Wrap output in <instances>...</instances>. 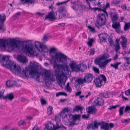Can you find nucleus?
Returning <instances> with one entry per match:
<instances>
[{
  "label": "nucleus",
  "mask_w": 130,
  "mask_h": 130,
  "mask_svg": "<svg viewBox=\"0 0 130 130\" xmlns=\"http://www.w3.org/2000/svg\"><path fill=\"white\" fill-rule=\"evenodd\" d=\"M130 120V119H123L121 120V122L123 123H124V122H127L128 123L129 121Z\"/></svg>",
  "instance_id": "nucleus-61"
},
{
  "label": "nucleus",
  "mask_w": 130,
  "mask_h": 130,
  "mask_svg": "<svg viewBox=\"0 0 130 130\" xmlns=\"http://www.w3.org/2000/svg\"><path fill=\"white\" fill-rule=\"evenodd\" d=\"M69 66L73 71L78 72L80 71H83V69H81L80 64H77L75 61H71L69 64Z\"/></svg>",
  "instance_id": "nucleus-6"
},
{
  "label": "nucleus",
  "mask_w": 130,
  "mask_h": 130,
  "mask_svg": "<svg viewBox=\"0 0 130 130\" xmlns=\"http://www.w3.org/2000/svg\"><path fill=\"white\" fill-rule=\"evenodd\" d=\"M125 94L126 95H130V89H128L125 92Z\"/></svg>",
  "instance_id": "nucleus-63"
},
{
  "label": "nucleus",
  "mask_w": 130,
  "mask_h": 130,
  "mask_svg": "<svg viewBox=\"0 0 130 130\" xmlns=\"http://www.w3.org/2000/svg\"><path fill=\"white\" fill-rule=\"evenodd\" d=\"M60 95H64L65 96H67V95L66 93L64 92H59L56 93V96H58Z\"/></svg>",
  "instance_id": "nucleus-43"
},
{
  "label": "nucleus",
  "mask_w": 130,
  "mask_h": 130,
  "mask_svg": "<svg viewBox=\"0 0 130 130\" xmlns=\"http://www.w3.org/2000/svg\"><path fill=\"white\" fill-rule=\"evenodd\" d=\"M3 62H5V67L8 69H10L11 71L15 70L18 72H21V68L19 66H17L13 61L9 60L8 56H5L2 58Z\"/></svg>",
  "instance_id": "nucleus-4"
},
{
  "label": "nucleus",
  "mask_w": 130,
  "mask_h": 130,
  "mask_svg": "<svg viewBox=\"0 0 130 130\" xmlns=\"http://www.w3.org/2000/svg\"><path fill=\"white\" fill-rule=\"evenodd\" d=\"M58 11L59 13L57 14L56 15V18L58 19H60L62 18V17H66L67 11L65 9L64 6H62L59 8Z\"/></svg>",
  "instance_id": "nucleus-7"
},
{
  "label": "nucleus",
  "mask_w": 130,
  "mask_h": 130,
  "mask_svg": "<svg viewBox=\"0 0 130 130\" xmlns=\"http://www.w3.org/2000/svg\"><path fill=\"white\" fill-rule=\"evenodd\" d=\"M99 77L101 80H103L105 82H106V77L103 74H101L100 75V76H98Z\"/></svg>",
  "instance_id": "nucleus-38"
},
{
  "label": "nucleus",
  "mask_w": 130,
  "mask_h": 130,
  "mask_svg": "<svg viewBox=\"0 0 130 130\" xmlns=\"http://www.w3.org/2000/svg\"><path fill=\"white\" fill-rule=\"evenodd\" d=\"M24 42L26 43L23 45V48L24 49L27 53L28 54H31L34 51L33 47L29 46V45H28L26 41H24Z\"/></svg>",
  "instance_id": "nucleus-11"
},
{
  "label": "nucleus",
  "mask_w": 130,
  "mask_h": 130,
  "mask_svg": "<svg viewBox=\"0 0 130 130\" xmlns=\"http://www.w3.org/2000/svg\"><path fill=\"white\" fill-rule=\"evenodd\" d=\"M76 81L77 82L78 84L79 85L83 84L85 83H86L84 78L83 79L79 78L77 79Z\"/></svg>",
  "instance_id": "nucleus-33"
},
{
  "label": "nucleus",
  "mask_w": 130,
  "mask_h": 130,
  "mask_svg": "<svg viewBox=\"0 0 130 130\" xmlns=\"http://www.w3.org/2000/svg\"><path fill=\"white\" fill-rule=\"evenodd\" d=\"M88 53H89V54L90 55H93L94 54V51L93 49H91L88 52Z\"/></svg>",
  "instance_id": "nucleus-59"
},
{
  "label": "nucleus",
  "mask_w": 130,
  "mask_h": 130,
  "mask_svg": "<svg viewBox=\"0 0 130 130\" xmlns=\"http://www.w3.org/2000/svg\"><path fill=\"white\" fill-rule=\"evenodd\" d=\"M70 84L69 82L67 83L66 86L65 87V89L67 92L71 93L72 91V89L71 88L70 86Z\"/></svg>",
  "instance_id": "nucleus-29"
},
{
  "label": "nucleus",
  "mask_w": 130,
  "mask_h": 130,
  "mask_svg": "<svg viewBox=\"0 0 130 130\" xmlns=\"http://www.w3.org/2000/svg\"><path fill=\"white\" fill-rule=\"evenodd\" d=\"M53 109V108L52 107H50L48 108L47 113L48 115H50L52 113Z\"/></svg>",
  "instance_id": "nucleus-44"
},
{
  "label": "nucleus",
  "mask_w": 130,
  "mask_h": 130,
  "mask_svg": "<svg viewBox=\"0 0 130 130\" xmlns=\"http://www.w3.org/2000/svg\"><path fill=\"white\" fill-rule=\"evenodd\" d=\"M112 27L115 29H116L120 28V25L119 22H114L112 25Z\"/></svg>",
  "instance_id": "nucleus-28"
},
{
  "label": "nucleus",
  "mask_w": 130,
  "mask_h": 130,
  "mask_svg": "<svg viewBox=\"0 0 130 130\" xmlns=\"http://www.w3.org/2000/svg\"><path fill=\"white\" fill-rule=\"evenodd\" d=\"M119 105H116L115 106H110V108L108 109L109 110H111L112 109H115L117 107H119Z\"/></svg>",
  "instance_id": "nucleus-55"
},
{
  "label": "nucleus",
  "mask_w": 130,
  "mask_h": 130,
  "mask_svg": "<svg viewBox=\"0 0 130 130\" xmlns=\"http://www.w3.org/2000/svg\"><path fill=\"white\" fill-rule=\"evenodd\" d=\"M65 111V112H68L70 113H71L72 111V109L70 107H66L63 109Z\"/></svg>",
  "instance_id": "nucleus-40"
},
{
  "label": "nucleus",
  "mask_w": 130,
  "mask_h": 130,
  "mask_svg": "<svg viewBox=\"0 0 130 130\" xmlns=\"http://www.w3.org/2000/svg\"><path fill=\"white\" fill-rule=\"evenodd\" d=\"M109 55L108 54H104L101 56L96 58L95 60V63L96 65H99V67L102 68L105 67L106 65L111 60V59L106 60L102 62L101 61L109 58Z\"/></svg>",
  "instance_id": "nucleus-5"
},
{
  "label": "nucleus",
  "mask_w": 130,
  "mask_h": 130,
  "mask_svg": "<svg viewBox=\"0 0 130 130\" xmlns=\"http://www.w3.org/2000/svg\"><path fill=\"white\" fill-rule=\"evenodd\" d=\"M115 51L117 52L120 48V47L119 44H117L115 46Z\"/></svg>",
  "instance_id": "nucleus-54"
},
{
  "label": "nucleus",
  "mask_w": 130,
  "mask_h": 130,
  "mask_svg": "<svg viewBox=\"0 0 130 130\" xmlns=\"http://www.w3.org/2000/svg\"><path fill=\"white\" fill-rule=\"evenodd\" d=\"M124 68L123 69L125 70H128L130 69V64H124Z\"/></svg>",
  "instance_id": "nucleus-39"
},
{
  "label": "nucleus",
  "mask_w": 130,
  "mask_h": 130,
  "mask_svg": "<svg viewBox=\"0 0 130 130\" xmlns=\"http://www.w3.org/2000/svg\"><path fill=\"white\" fill-rule=\"evenodd\" d=\"M25 123V122L24 121L21 120L19 122L18 125L19 126H20L22 125H24Z\"/></svg>",
  "instance_id": "nucleus-45"
},
{
  "label": "nucleus",
  "mask_w": 130,
  "mask_h": 130,
  "mask_svg": "<svg viewBox=\"0 0 130 130\" xmlns=\"http://www.w3.org/2000/svg\"><path fill=\"white\" fill-rule=\"evenodd\" d=\"M94 39H89V41L88 42V44L90 46H91L92 45V43L94 42Z\"/></svg>",
  "instance_id": "nucleus-49"
},
{
  "label": "nucleus",
  "mask_w": 130,
  "mask_h": 130,
  "mask_svg": "<svg viewBox=\"0 0 130 130\" xmlns=\"http://www.w3.org/2000/svg\"><path fill=\"white\" fill-rule=\"evenodd\" d=\"M55 13L57 14V13H55V14L52 13L51 12H49L48 14V15H47L45 17V20H46L47 19H48L50 20V21H53L55 20L56 19H57L56 17V15L55 17Z\"/></svg>",
  "instance_id": "nucleus-15"
},
{
  "label": "nucleus",
  "mask_w": 130,
  "mask_h": 130,
  "mask_svg": "<svg viewBox=\"0 0 130 130\" xmlns=\"http://www.w3.org/2000/svg\"><path fill=\"white\" fill-rule=\"evenodd\" d=\"M96 5H97L100 8H102L103 6H104V4H103L102 2H101L100 1H99L97 3V4H95Z\"/></svg>",
  "instance_id": "nucleus-51"
},
{
  "label": "nucleus",
  "mask_w": 130,
  "mask_h": 130,
  "mask_svg": "<svg viewBox=\"0 0 130 130\" xmlns=\"http://www.w3.org/2000/svg\"><path fill=\"white\" fill-rule=\"evenodd\" d=\"M50 52L51 53H55L54 55H52L51 59L54 60L55 62L62 63V64H57L56 63H54V68L68 72L70 71V69L67 62L68 57L66 55L61 52H57L56 49L54 47H52L50 49Z\"/></svg>",
  "instance_id": "nucleus-1"
},
{
  "label": "nucleus",
  "mask_w": 130,
  "mask_h": 130,
  "mask_svg": "<svg viewBox=\"0 0 130 130\" xmlns=\"http://www.w3.org/2000/svg\"><path fill=\"white\" fill-rule=\"evenodd\" d=\"M99 37L101 41L106 42V40L108 39V37H109V36L106 33H103L99 34Z\"/></svg>",
  "instance_id": "nucleus-18"
},
{
  "label": "nucleus",
  "mask_w": 130,
  "mask_h": 130,
  "mask_svg": "<svg viewBox=\"0 0 130 130\" xmlns=\"http://www.w3.org/2000/svg\"><path fill=\"white\" fill-rule=\"evenodd\" d=\"M5 90L4 89L2 91H0V99H3V97Z\"/></svg>",
  "instance_id": "nucleus-53"
},
{
  "label": "nucleus",
  "mask_w": 130,
  "mask_h": 130,
  "mask_svg": "<svg viewBox=\"0 0 130 130\" xmlns=\"http://www.w3.org/2000/svg\"><path fill=\"white\" fill-rule=\"evenodd\" d=\"M121 62H118L115 64H111L110 66L114 68L115 69H118L119 65L121 64Z\"/></svg>",
  "instance_id": "nucleus-35"
},
{
  "label": "nucleus",
  "mask_w": 130,
  "mask_h": 130,
  "mask_svg": "<svg viewBox=\"0 0 130 130\" xmlns=\"http://www.w3.org/2000/svg\"><path fill=\"white\" fill-rule=\"evenodd\" d=\"M40 101L42 105H46L47 103V102L43 98H41L40 99Z\"/></svg>",
  "instance_id": "nucleus-50"
},
{
  "label": "nucleus",
  "mask_w": 130,
  "mask_h": 130,
  "mask_svg": "<svg viewBox=\"0 0 130 130\" xmlns=\"http://www.w3.org/2000/svg\"><path fill=\"white\" fill-rule=\"evenodd\" d=\"M93 70L96 73H99V69L96 67H93L92 68Z\"/></svg>",
  "instance_id": "nucleus-48"
},
{
  "label": "nucleus",
  "mask_w": 130,
  "mask_h": 130,
  "mask_svg": "<svg viewBox=\"0 0 130 130\" xmlns=\"http://www.w3.org/2000/svg\"><path fill=\"white\" fill-rule=\"evenodd\" d=\"M101 123L100 122L95 121L93 125L92 124H90L87 127V128L89 129L91 128L93 129H94L95 128H98L99 125H101Z\"/></svg>",
  "instance_id": "nucleus-20"
},
{
  "label": "nucleus",
  "mask_w": 130,
  "mask_h": 130,
  "mask_svg": "<svg viewBox=\"0 0 130 130\" xmlns=\"http://www.w3.org/2000/svg\"><path fill=\"white\" fill-rule=\"evenodd\" d=\"M1 24L0 25V30L2 31H4L5 29L4 28L3 24Z\"/></svg>",
  "instance_id": "nucleus-64"
},
{
  "label": "nucleus",
  "mask_w": 130,
  "mask_h": 130,
  "mask_svg": "<svg viewBox=\"0 0 130 130\" xmlns=\"http://www.w3.org/2000/svg\"><path fill=\"white\" fill-rule=\"evenodd\" d=\"M99 21L97 22L98 24L100 26H102L104 25L106 21L105 15L103 13H100L98 15Z\"/></svg>",
  "instance_id": "nucleus-10"
},
{
  "label": "nucleus",
  "mask_w": 130,
  "mask_h": 130,
  "mask_svg": "<svg viewBox=\"0 0 130 130\" xmlns=\"http://www.w3.org/2000/svg\"><path fill=\"white\" fill-rule=\"evenodd\" d=\"M88 28L90 30V31L92 32H94L95 31V29L94 28L90 26H88Z\"/></svg>",
  "instance_id": "nucleus-57"
},
{
  "label": "nucleus",
  "mask_w": 130,
  "mask_h": 130,
  "mask_svg": "<svg viewBox=\"0 0 130 130\" xmlns=\"http://www.w3.org/2000/svg\"><path fill=\"white\" fill-rule=\"evenodd\" d=\"M108 41L110 46H112L114 44V42L112 39L109 36V37H108Z\"/></svg>",
  "instance_id": "nucleus-41"
},
{
  "label": "nucleus",
  "mask_w": 130,
  "mask_h": 130,
  "mask_svg": "<svg viewBox=\"0 0 130 130\" xmlns=\"http://www.w3.org/2000/svg\"><path fill=\"white\" fill-rule=\"evenodd\" d=\"M29 65L30 66V69L24 70L23 68H21V72H18V73H21L22 75L27 77V74L28 72L29 75L32 78L36 79L40 82V74L38 72V66L37 63L35 61H30Z\"/></svg>",
  "instance_id": "nucleus-3"
},
{
  "label": "nucleus",
  "mask_w": 130,
  "mask_h": 130,
  "mask_svg": "<svg viewBox=\"0 0 130 130\" xmlns=\"http://www.w3.org/2000/svg\"><path fill=\"white\" fill-rule=\"evenodd\" d=\"M93 78V75L92 74L88 73L86 74L84 77L85 82L88 83H91Z\"/></svg>",
  "instance_id": "nucleus-12"
},
{
  "label": "nucleus",
  "mask_w": 130,
  "mask_h": 130,
  "mask_svg": "<svg viewBox=\"0 0 130 130\" xmlns=\"http://www.w3.org/2000/svg\"><path fill=\"white\" fill-rule=\"evenodd\" d=\"M43 74H44L45 76L46 77L47 79L49 77V76H50L51 74L49 71L45 70L43 73Z\"/></svg>",
  "instance_id": "nucleus-34"
},
{
  "label": "nucleus",
  "mask_w": 130,
  "mask_h": 130,
  "mask_svg": "<svg viewBox=\"0 0 130 130\" xmlns=\"http://www.w3.org/2000/svg\"><path fill=\"white\" fill-rule=\"evenodd\" d=\"M128 28H130V22L126 23L124 25V30L127 31Z\"/></svg>",
  "instance_id": "nucleus-37"
},
{
  "label": "nucleus",
  "mask_w": 130,
  "mask_h": 130,
  "mask_svg": "<svg viewBox=\"0 0 130 130\" xmlns=\"http://www.w3.org/2000/svg\"><path fill=\"white\" fill-rule=\"evenodd\" d=\"M35 46L38 50L41 52L45 53L47 48V46L38 41H36Z\"/></svg>",
  "instance_id": "nucleus-8"
},
{
  "label": "nucleus",
  "mask_w": 130,
  "mask_h": 130,
  "mask_svg": "<svg viewBox=\"0 0 130 130\" xmlns=\"http://www.w3.org/2000/svg\"><path fill=\"white\" fill-rule=\"evenodd\" d=\"M6 85L8 87H11L13 86H15L18 87L20 86V85L17 84V82L15 80H9L6 81Z\"/></svg>",
  "instance_id": "nucleus-14"
},
{
  "label": "nucleus",
  "mask_w": 130,
  "mask_h": 130,
  "mask_svg": "<svg viewBox=\"0 0 130 130\" xmlns=\"http://www.w3.org/2000/svg\"><path fill=\"white\" fill-rule=\"evenodd\" d=\"M100 11H102L106 14L107 17H108V14L107 13L106 10V8H105L104 9H102L100 8H99V10Z\"/></svg>",
  "instance_id": "nucleus-58"
},
{
  "label": "nucleus",
  "mask_w": 130,
  "mask_h": 130,
  "mask_svg": "<svg viewBox=\"0 0 130 130\" xmlns=\"http://www.w3.org/2000/svg\"><path fill=\"white\" fill-rule=\"evenodd\" d=\"M6 20V17L5 15L3 14L2 15L1 14L0 15V23L3 24L4 21Z\"/></svg>",
  "instance_id": "nucleus-30"
},
{
  "label": "nucleus",
  "mask_w": 130,
  "mask_h": 130,
  "mask_svg": "<svg viewBox=\"0 0 130 130\" xmlns=\"http://www.w3.org/2000/svg\"><path fill=\"white\" fill-rule=\"evenodd\" d=\"M128 111H130V106H126L125 110V111L126 112H129Z\"/></svg>",
  "instance_id": "nucleus-62"
},
{
  "label": "nucleus",
  "mask_w": 130,
  "mask_h": 130,
  "mask_svg": "<svg viewBox=\"0 0 130 130\" xmlns=\"http://www.w3.org/2000/svg\"><path fill=\"white\" fill-rule=\"evenodd\" d=\"M21 14V12H18L16 13L13 16V17L15 19L17 18L18 17H19Z\"/></svg>",
  "instance_id": "nucleus-52"
},
{
  "label": "nucleus",
  "mask_w": 130,
  "mask_h": 130,
  "mask_svg": "<svg viewBox=\"0 0 130 130\" xmlns=\"http://www.w3.org/2000/svg\"><path fill=\"white\" fill-rule=\"evenodd\" d=\"M124 108V106H123L121 107L119 110V115L120 116H122L123 115V110Z\"/></svg>",
  "instance_id": "nucleus-46"
},
{
  "label": "nucleus",
  "mask_w": 130,
  "mask_h": 130,
  "mask_svg": "<svg viewBox=\"0 0 130 130\" xmlns=\"http://www.w3.org/2000/svg\"><path fill=\"white\" fill-rule=\"evenodd\" d=\"M83 109V108L82 106L79 105H77L74 107L73 109V111H78L80 110L82 111Z\"/></svg>",
  "instance_id": "nucleus-32"
},
{
  "label": "nucleus",
  "mask_w": 130,
  "mask_h": 130,
  "mask_svg": "<svg viewBox=\"0 0 130 130\" xmlns=\"http://www.w3.org/2000/svg\"><path fill=\"white\" fill-rule=\"evenodd\" d=\"M72 118L73 121H75L76 120H80V115H72Z\"/></svg>",
  "instance_id": "nucleus-31"
},
{
  "label": "nucleus",
  "mask_w": 130,
  "mask_h": 130,
  "mask_svg": "<svg viewBox=\"0 0 130 130\" xmlns=\"http://www.w3.org/2000/svg\"><path fill=\"white\" fill-rule=\"evenodd\" d=\"M45 128L47 130H51L55 128V125L52 123L50 122L48 124H47L45 126Z\"/></svg>",
  "instance_id": "nucleus-27"
},
{
  "label": "nucleus",
  "mask_w": 130,
  "mask_h": 130,
  "mask_svg": "<svg viewBox=\"0 0 130 130\" xmlns=\"http://www.w3.org/2000/svg\"><path fill=\"white\" fill-rule=\"evenodd\" d=\"M14 98L13 94L12 92L7 94L6 96H4L3 97V99L7 100L8 99L10 101H12Z\"/></svg>",
  "instance_id": "nucleus-25"
},
{
  "label": "nucleus",
  "mask_w": 130,
  "mask_h": 130,
  "mask_svg": "<svg viewBox=\"0 0 130 130\" xmlns=\"http://www.w3.org/2000/svg\"><path fill=\"white\" fill-rule=\"evenodd\" d=\"M94 83L96 87L100 88L103 86V81L100 79L99 77H98L95 78Z\"/></svg>",
  "instance_id": "nucleus-17"
},
{
  "label": "nucleus",
  "mask_w": 130,
  "mask_h": 130,
  "mask_svg": "<svg viewBox=\"0 0 130 130\" xmlns=\"http://www.w3.org/2000/svg\"><path fill=\"white\" fill-rule=\"evenodd\" d=\"M17 59L19 62L24 64L26 63L28 61L25 56L21 55L18 56Z\"/></svg>",
  "instance_id": "nucleus-13"
},
{
  "label": "nucleus",
  "mask_w": 130,
  "mask_h": 130,
  "mask_svg": "<svg viewBox=\"0 0 130 130\" xmlns=\"http://www.w3.org/2000/svg\"><path fill=\"white\" fill-rule=\"evenodd\" d=\"M120 3L118 0H113L111 1V5L113 6Z\"/></svg>",
  "instance_id": "nucleus-42"
},
{
  "label": "nucleus",
  "mask_w": 130,
  "mask_h": 130,
  "mask_svg": "<svg viewBox=\"0 0 130 130\" xmlns=\"http://www.w3.org/2000/svg\"><path fill=\"white\" fill-rule=\"evenodd\" d=\"M101 128L104 130H109V123L103 122L101 123Z\"/></svg>",
  "instance_id": "nucleus-26"
},
{
  "label": "nucleus",
  "mask_w": 130,
  "mask_h": 130,
  "mask_svg": "<svg viewBox=\"0 0 130 130\" xmlns=\"http://www.w3.org/2000/svg\"><path fill=\"white\" fill-rule=\"evenodd\" d=\"M58 69V70H56L55 75L51 74L47 79L50 81L55 82L56 80V76L58 84L60 87H62V86L65 85L68 79L67 74L69 73L70 71L68 72L61 69Z\"/></svg>",
  "instance_id": "nucleus-2"
},
{
  "label": "nucleus",
  "mask_w": 130,
  "mask_h": 130,
  "mask_svg": "<svg viewBox=\"0 0 130 130\" xmlns=\"http://www.w3.org/2000/svg\"><path fill=\"white\" fill-rule=\"evenodd\" d=\"M86 110L89 114L95 113L97 111V109L94 107L90 106L86 109Z\"/></svg>",
  "instance_id": "nucleus-19"
},
{
  "label": "nucleus",
  "mask_w": 130,
  "mask_h": 130,
  "mask_svg": "<svg viewBox=\"0 0 130 130\" xmlns=\"http://www.w3.org/2000/svg\"><path fill=\"white\" fill-rule=\"evenodd\" d=\"M65 111L63 110L59 113V116L62 118L64 119L67 117V114L66 115Z\"/></svg>",
  "instance_id": "nucleus-36"
},
{
  "label": "nucleus",
  "mask_w": 130,
  "mask_h": 130,
  "mask_svg": "<svg viewBox=\"0 0 130 130\" xmlns=\"http://www.w3.org/2000/svg\"><path fill=\"white\" fill-rule=\"evenodd\" d=\"M94 102L96 103L97 106H102L104 104V100L101 98H98L95 100Z\"/></svg>",
  "instance_id": "nucleus-22"
},
{
  "label": "nucleus",
  "mask_w": 130,
  "mask_h": 130,
  "mask_svg": "<svg viewBox=\"0 0 130 130\" xmlns=\"http://www.w3.org/2000/svg\"><path fill=\"white\" fill-rule=\"evenodd\" d=\"M56 122V126H55V129H58L61 127V125H59L60 122Z\"/></svg>",
  "instance_id": "nucleus-47"
},
{
  "label": "nucleus",
  "mask_w": 130,
  "mask_h": 130,
  "mask_svg": "<svg viewBox=\"0 0 130 130\" xmlns=\"http://www.w3.org/2000/svg\"><path fill=\"white\" fill-rule=\"evenodd\" d=\"M48 37L47 36H44L42 40L43 42H45L47 40Z\"/></svg>",
  "instance_id": "nucleus-56"
},
{
  "label": "nucleus",
  "mask_w": 130,
  "mask_h": 130,
  "mask_svg": "<svg viewBox=\"0 0 130 130\" xmlns=\"http://www.w3.org/2000/svg\"><path fill=\"white\" fill-rule=\"evenodd\" d=\"M110 15L111 19L112 22H115L118 20V15L117 13L111 12L110 13Z\"/></svg>",
  "instance_id": "nucleus-16"
},
{
  "label": "nucleus",
  "mask_w": 130,
  "mask_h": 130,
  "mask_svg": "<svg viewBox=\"0 0 130 130\" xmlns=\"http://www.w3.org/2000/svg\"><path fill=\"white\" fill-rule=\"evenodd\" d=\"M22 4H27L28 5H33L36 2L35 0H20Z\"/></svg>",
  "instance_id": "nucleus-24"
},
{
  "label": "nucleus",
  "mask_w": 130,
  "mask_h": 130,
  "mask_svg": "<svg viewBox=\"0 0 130 130\" xmlns=\"http://www.w3.org/2000/svg\"><path fill=\"white\" fill-rule=\"evenodd\" d=\"M9 45L13 49L17 48L19 49L20 42L19 41L15 40L14 39H11L8 41Z\"/></svg>",
  "instance_id": "nucleus-9"
},
{
  "label": "nucleus",
  "mask_w": 130,
  "mask_h": 130,
  "mask_svg": "<svg viewBox=\"0 0 130 130\" xmlns=\"http://www.w3.org/2000/svg\"><path fill=\"white\" fill-rule=\"evenodd\" d=\"M89 115L90 114L88 113L87 116H86L85 114L83 115L82 116V118H83L84 119L87 120L89 117Z\"/></svg>",
  "instance_id": "nucleus-60"
},
{
  "label": "nucleus",
  "mask_w": 130,
  "mask_h": 130,
  "mask_svg": "<svg viewBox=\"0 0 130 130\" xmlns=\"http://www.w3.org/2000/svg\"><path fill=\"white\" fill-rule=\"evenodd\" d=\"M7 45H9L7 40L2 39H0V47L5 48Z\"/></svg>",
  "instance_id": "nucleus-23"
},
{
  "label": "nucleus",
  "mask_w": 130,
  "mask_h": 130,
  "mask_svg": "<svg viewBox=\"0 0 130 130\" xmlns=\"http://www.w3.org/2000/svg\"><path fill=\"white\" fill-rule=\"evenodd\" d=\"M120 38L122 39L120 43L123 48L127 47V39L125 37L122 36Z\"/></svg>",
  "instance_id": "nucleus-21"
}]
</instances>
